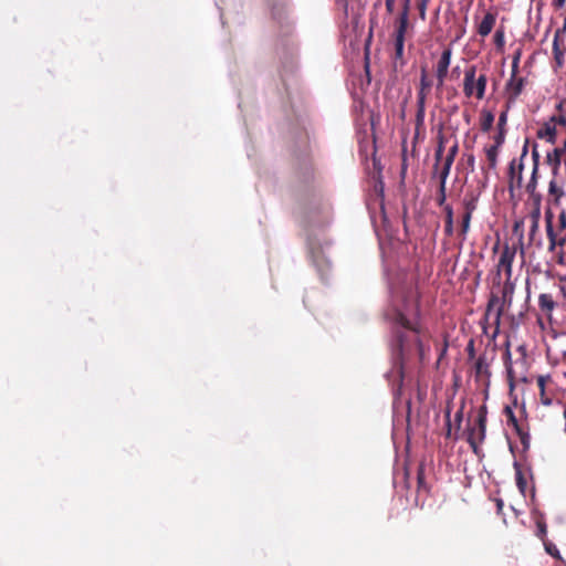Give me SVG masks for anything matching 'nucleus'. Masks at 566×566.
I'll use <instances>...</instances> for the list:
<instances>
[{
  "label": "nucleus",
  "mask_w": 566,
  "mask_h": 566,
  "mask_svg": "<svg viewBox=\"0 0 566 566\" xmlns=\"http://www.w3.org/2000/svg\"><path fill=\"white\" fill-rule=\"evenodd\" d=\"M389 293L390 304L385 312V316L397 328L391 346L394 353L402 358L409 349L408 342L410 336L421 348L416 328L418 319L417 295L412 290L411 283L407 282L405 276L399 277L397 283L389 282Z\"/></svg>",
  "instance_id": "1"
},
{
  "label": "nucleus",
  "mask_w": 566,
  "mask_h": 566,
  "mask_svg": "<svg viewBox=\"0 0 566 566\" xmlns=\"http://www.w3.org/2000/svg\"><path fill=\"white\" fill-rule=\"evenodd\" d=\"M475 74L476 67L474 65L465 70L463 93L467 97L475 96L478 99H482L485 95L488 77L485 74H481L476 77Z\"/></svg>",
  "instance_id": "2"
},
{
  "label": "nucleus",
  "mask_w": 566,
  "mask_h": 566,
  "mask_svg": "<svg viewBox=\"0 0 566 566\" xmlns=\"http://www.w3.org/2000/svg\"><path fill=\"white\" fill-rule=\"evenodd\" d=\"M486 416L480 412L476 419V424L470 428L468 433V442L475 450L478 443L482 442L485 438Z\"/></svg>",
  "instance_id": "3"
},
{
  "label": "nucleus",
  "mask_w": 566,
  "mask_h": 566,
  "mask_svg": "<svg viewBox=\"0 0 566 566\" xmlns=\"http://www.w3.org/2000/svg\"><path fill=\"white\" fill-rule=\"evenodd\" d=\"M431 86L432 82L428 78L426 69H422L420 75V90L417 94L418 118H422L424 115L427 93L431 88Z\"/></svg>",
  "instance_id": "4"
},
{
  "label": "nucleus",
  "mask_w": 566,
  "mask_h": 566,
  "mask_svg": "<svg viewBox=\"0 0 566 566\" xmlns=\"http://www.w3.org/2000/svg\"><path fill=\"white\" fill-rule=\"evenodd\" d=\"M516 254V249L505 244L500 254L497 270L499 272L504 271L507 277L512 275V265Z\"/></svg>",
  "instance_id": "5"
},
{
  "label": "nucleus",
  "mask_w": 566,
  "mask_h": 566,
  "mask_svg": "<svg viewBox=\"0 0 566 566\" xmlns=\"http://www.w3.org/2000/svg\"><path fill=\"white\" fill-rule=\"evenodd\" d=\"M475 378L485 381L489 385L491 377L490 359L486 355H480L474 364Z\"/></svg>",
  "instance_id": "6"
},
{
  "label": "nucleus",
  "mask_w": 566,
  "mask_h": 566,
  "mask_svg": "<svg viewBox=\"0 0 566 566\" xmlns=\"http://www.w3.org/2000/svg\"><path fill=\"white\" fill-rule=\"evenodd\" d=\"M407 31L406 25V14L403 17L399 18V25L395 33V49H396V56L401 57L403 54V45H405V34Z\"/></svg>",
  "instance_id": "7"
},
{
  "label": "nucleus",
  "mask_w": 566,
  "mask_h": 566,
  "mask_svg": "<svg viewBox=\"0 0 566 566\" xmlns=\"http://www.w3.org/2000/svg\"><path fill=\"white\" fill-rule=\"evenodd\" d=\"M524 88V78L523 77H514V74H511L510 80L506 83V91L510 97V101L514 102L521 95Z\"/></svg>",
  "instance_id": "8"
},
{
  "label": "nucleus",
  "mask_w": 566,
  "mask_h": 566,
  "mask_svg": "<svg viewBox=\"0 0 566 566\" xmlns=\"http://www.w3.org/2000/svg\"><path fill=\"white\" fill-rule=\"evenodd\" d=\"M495 22H496V13L495 12H486L484 14L483 19L481 20V22L478 24V29H476L478 33L483 38L488 36L492 32V30L495 25Z\"/></svg>",
  "instance_id": "9"
},
{
  "label": "nucleus",
  "mask_w": 566,
  "mask_h": 566,
  "mask_svg": "<svg viewBox=\"0 0 566 566\" xmlns=\"http://www.w3.org/2000/svg\"><path fill=\"white\" fill-rule=\"evenodd\" d=\"M452 50L451 48H447L442 51L441 56L438 61L436 75L437 77H447L448 70L451 63Z\"/></svg>",
  "instance_id": "10"
},
{
  "label": "nucleus",
  "mask_w": 566,
  "mask_h": 566,
  "mask_svg": "<svg viewBox=\"0 0 566 566\" xmlns=\"http://www.w3.org/2000/svg\"><path fill=\"white\" fill-rule=\"evenodd\" d=\"M537 136L542 139H546L549 143H554L556 138V126L555 117L551 118V122L545 123L537 132Z\"/></svg>",
  "instance_id": "11"
},
{
  "label": "nucleus",
  "mask_w": 566,
  "mask_h": 566,
  "mask_svg": "<svg viewBox=\"0 0 566 566\" xmlns=\"http://www.w3.org/2000/svg\"><path fill=\"white\" fill-rule=\"evenodd\" d=\"M538 306L543 312L551 314L554 311L556 304L551 294L542 293L538 296Z\"/></svg>",
  "instance_id": "12"
},
{
  "label": "nucleus",
  "mask_w": 566,
  "mask_h": 566,
  "mask_svg": "<svg viewBox=\"0 0 566 566\" xmlns=\"http://www.w3.org/2000/svg\"><path fill=\"white\" fill-rule=\"evenodd\" d=\"M553 53H554V59L556 61L557 66L558 67L563 66L565 51L562 50L560 46H559V32H556L555 35H554Z\"/></svg>",
  "instance_id": "13"
},
{
  "label": "nucleus",
  "mask_w": 566,
  "mask_h": 566,
  "mask_svg": "<svg viewBox=\"0 0 566 566\" xmlns=\"http://www.w3.org/2000/svg\"><path fill=\"white\" fill-rule=\"evenodd\" d=\"M478 201H479V195H475L473 192L470 195H467L465 198L463 199V207L465 210L464 213L472 216L478 207Z\"/></svg>",
  "instance_id": "14"
},
{
  "label": "nucleus",
  "mask_w": 566,
  "mask_h": 566,
  "mask_svg": "<svg viewBox=\"0 0 566 566\" xmlns=\"http://www.w3.org/2000/svg\"><path fill=\"white\" fill-rule=\"evenodd\" d=\"M454 158L455 157L447 154V156L443 159L442 168H441L440 174H439V178L440 179H448L450 170H451V167H452L453 161H454Z\"/></svg>",
  "instance_id": "15"
},
{
  "label": "nucleus",
  "mask_w": 566,
  "mask_h": 566,
  "mask_svg": "<svg viewBox=\"0 0 566 566\" xmlns=\"http://www.w3.org/2000/svg\"><path fill=\"white\" fill-rule=\"evenodd\" d=\"M446 212V227L444 231L447 234L451 235L453 233V209L450 205L444 207Z\"/></svg>",
  "instance_id": "16"
},
{
  "label": "nucleus",
  "mask_w": 566,
  "mask_h": 566,
  "mask_svg": "<svg viewBox=\"0 0 566 566\" xmlns=\"http://www.w3.org/2000/svg\"><path fill=\"white\" fill-rule=\"evenodd\" d=\"M522 170H523V165L520 164L518 167H517V171L515 169V160H513L511 164H510V176H511V182H513L514 180H516V185L517 187L521 186L522 184Z\"/></svg>",
  "instance_id": "17"
},
{
  "label": "nucleus",
  "mask_w": 566,
  "mask_h": 566,
  "mask_svg": "<svg viewBox=\"0 0 566 566\" xmlns=\"http://www.w3.org/2000/svg\"><path fill=\"white\" fill-rule=\"evenodd\" d=\"M545 381H546V377H544V376H539L538 379H537V385H538L539 390H541V401L545 406H551L552 402H553L552 399L545 396L546 395Z\"/></svg>",
  "instance_id": "18"
},
{
  "label": "nucleus",
  "mask_w": 566,
  "mask_h": 566,
  "mask_svg": "<svg viewBox=\"0 0 566 566\" xmlns=\"http://www.w3.org/2000/svg\"><path fill=\"white\" fill-rule=\"evenodd\" d=\"M494 123V115L491 112H484L483 118L481 120V129L483 132H489Z\"/></svg>",
  "instance_id": "19"
},
{
  "label": "nucleus",
  "mask_w": 566,
  "mask_h": 566,
  "mask_svg": "<svg viewBox=\"0 0 566 566\" xmlns=\"http://www.w3.org/2000/svg\"><path fill=\"white\" fill-rule=\"evenodd\" d=\"M497 155L499 148L496 146H491L486 149V158L489 160L490 167L495 168L497 164Z\"/></svg>",
  "instance_id": "20"
},
{
  "label": "nucleus",
  "mask_w": 566,
  "mask_h": 566,
  "mask_svg": "<svg viewBox=\"0 0 566 566\" xmlns=\"http://www.w3.org/2000/svg\"><path fill=\"white\" fill-rule=\"evenodd\" d=\"M514 467L516 469V485L521 492H524V490L526 488V481L523 476V473H522L517 462H514Z\"/></svg>",
  "instance_id": "21"
},
{
  "label": "nucleus",
  "mask_w": 566,
  "mask_h": 566,
  "mask_svg": "<svg viewBox=\"0 0 566 566\" xmlns=\"http://www.w3.org/2000/svg\"><path fill=\"white\" fill-rule=\"evenodd\" d=\"M536 172H537V161H535V164H534V168H533V171H532V177H531L530 181L526 185V190L530 193H533L535 191V188H536Z\"/></svg>",
  "instance_id": "22"
},
{
  "label": "nucleus",
  "mask_w": 566,
  "mask_h": 566,
  "mask_svg": "<svg viewBox=\"0 0 566 566\" xmlns=\"http://www.w3.org/2000/svg\"><path fill=\"white\" fill-rule=\"evenodd\" d=\"M548 190L549 193L554 195L556 198H560L564 196V191L560 187L557 186L556 180H551Z\"/></svg>",
  "instance_id": "23"
},
{
  "label": "nucleus",
  "mask_w": 566,
  "mask_h": 566,
  "mask_svg": "<svg viewBox=\"0 0 566 566\" xmlns=\"http://www.w3.org/2000/svg\"><path fill=\"white\" fill-rule=\"evenodd\" d=\"M547 160L552 164L554 163V171H556L560 165L559 150L555 149L553 154H548Z\"/></svg>",
  "instance_id": "24"
},
{
  "label": "nucleus",
  "mask_w": 566,
  "mask_h": 566,
  "mask_svg": "<svg viewBox=\"0 0 566 566\" xmlns=\"http://www.w3.org/2000/svg\"><path fill=\"white\" fill-rule=\"evenodd\" d=\"M494 43L497 48H502L505 43V35L503 29H497L494 34Z\"/></svg>",
  "instance_id": "25"
},
{
  "label": "nucleus",
  "mask_w": 566,
  "mask_h": 566,
  "mask_svg": "<svg viewBox=\"0 0 566 566\" xmlns=\"http://www.w3.org/2000/svg\"><path fill=\"white\" fill-rule=\"evenodd\" d=\"M545 551L553 557L560 558V554L556 545L549 542H544Z\"/></svg>",
  "instance_id": "26"
},
{
  "label": "nucleus",
  "mask_w": 566,
  "mask_h": 566,
  "mask_svg": "<svg viewBox=\"0 0 566 566\" xmlns=\"http://www.w3.org/2000/svg\"><path fill=\"white\" fill-rule=\"evenodd\" d=\"M471 218H472V216H470V214H467V213L463 214L462 229H461L463 239L465 238V235H467V233H468V231L470 229Z\"/></svg>",
  "instance_id": "27"
},
{
  "label": "nucleus",
  "mask_w": 566,
  "mask_h": 566,
  "mask_svg": "<svg viewBox=\"0 0 566 566\" xmlns=\"http://www.w3.org/2000/svg\"><path fill=\"white\" fill-rule=\"evenodd\" d=\"M536 526H537L536 535H537L541 539H543V541H544V539H545V536H546V533H547L546 524H545L543 521H537Z\"/></svg>",
  "instance_id": "28"
},
{
  "label": "nucleus",
  "mask_w": 566,
  "mask_h": 566,
  "mask_svg": "<svg viewBox=\"0 0 566 566\" xmlns=\"http://www.w3.org/2000/svg\"><path fill=\"white\" fill-rule=\"evenodd\" d=\"M446 185L447 179H440V186H439V203L443 205L446 201Z\"/></svg>",
  "instance_id": "29"
},
{
  "label": "nucleus",
  "mask_w": 566,
  "mask_h": 566,
  "mask_svg": "<svg viewBox=\"0 0 566 566\" xmlns=\"http://www.w3.org/2000/svg\"><path fill=\"white\" fill-rule=\"evenodd\" d=\"M504 139H505V132H504V129H499V133L494 137V142L495 143H494L493 146H496L497 148H500L503 145Z\"/></svg>",
  "instance_id": "30"
},
{
  "label": "nucleus",
  "mask_w": 566,
  "mask_h": 566,
  "mask_svg": "<svg viewBox=\"0 0 566 566\" xmlns=\"http://www.w3.org/2000/svg\"><path fill=\"white\" fill-rule=\"evenodd\" d=\"M462 418H463V408H460L454 415V426H455L457 430L460 429Z\"/></svg>",
  "instance_id": "31"
},
{
  "label": "nucleus",
  "mask_w": 566,
  "mask_h": 566,
  "mask_svg": "<svg viewBox=\"0 0 566 566\" xmlns=\"http://www.w3.org/2000/svg\"><path fill=\"white\" fill-rule=\"evenodd\" d=\"M518 63H520V54H517L513 59V62H512V72H511V74H514V77L517 76Z\"/></svg>",
  "instance_id": "32"
},
{
  "label": "nucleus",
  "mask_w": 566,
  "mask_h": 566,
  "mask_svg": "<svg viewBox=\"0 0 566 566\" xmlns=\"http://www.w3.org/2000/svg\"><path fill=\"white\" fill-rule=\"evenodd\" d=\"M429 1L430 0H420L419 1V11H420L421 18H424V15H426V10H427V6H428Z\"/></svg>",
  "instance_id": "33"
},
{
  "label": "nucleus",
  "mask_w": 566,
  "mask_h": 566,
  "mask_svg": "<svg viewBox=\"0 0 566 566\" xmlns=\"http://www.w3.org/2000/svg\"><path fill=\"white\" fill-rule=\"evenodd\" d=\"M506 120H507V114H506V112H503L499 117V122H497L499 129H504Z\"/></svg>",
  "instance_id": "34"
},
{
  "label": "nucleus",
  "mask_w": 566,
  "mask_h": 566,
  "mask_svg": "<svg viewBox=\"0 0 566 566\" xmlns=\"http://www.w3.org/2000/svg\"><path fill=\"white\" fill-rule=\"evenodd\" d=\"M410 1L411 0H405V6H403L402 12L400 14V17H403V14H406V25L407 27H408V13H409Z\"/></svg>",
  "instance_id": "35"
},
{
  "label": "nucleus",
  "mask_w": 566,
  "mask_h": 566,
  "mask_svg": "<svg viewBox=\"0 0 566 566\" xmlns=\"http://www.w3.org/2000/svg\"><path fill=\"white\" fill-rule=\"evenodd\" d=\"M442 156H443V145H442V143H440V145L438 146V148L436 150V160L437 161L441 160Z\"/></svg>",
  "instance_id": "36"
},
{
  "label": "nucleus",
  "mask_w": 566,
  "mask_h": 566,
  "mask_svg": "<svg viewBox=\"0 0 566 566\" xmlns=\"http://www.w3.org/2000/svg\"><path fill=\"white\" fill-rule=\"evenodd\" d=\"M395 0H386V9L389 13L394 11Z\"/></svg>",
  "instance_id": "37"
},
{
  "label": "nucleus",
  "mask_w": 566,
  "mask_h": 566,
  "mask_svg": "<svg viewBox=\"0 0 566 566\" xmlns=\"http://www.w3.org/2000/svg\"><path fill=\"white\" fill-rule=\"evenodd\" d=\"M458 144L455 143L453 146H451L448 150V154L455 157L458 154Z\"/></svg>",
  "instance_id": "38"
},
{
  "label": "nucleus",
  "mask_w": 566,
  "mask_h": 566,
  "mask_svg": "<svg viewBox=\"0 0 566 566\" xmlns=\"http://www.w3.org/2000/svg\"><path fill=\"white\" fill-rule=\"evenodd\" d=\"M447 427H448V436H451V420H450V410H447Z\"/></svg>",
  "instance_id": "39"
},
{
  "label": "nucleus",
  "mask_w": 566,
  "mask_h": 566,
  "mask_svg": "<svg viewBox=\"0 0 566 566\" xmlns=\"http://www.w3.org/2000/svg\"><path fill=\"white\" fill-rule=\"evenodd\" d=\"M553 3L556 8H563L566 3V0H553Z\"/></svg>",
  "instance_id": "40"
},
{
  "label": "nucleus",
  "mask_w": 566,
  "mask_h": 566,
  "mask_svg": "<svg viewBox=\"0 0 566 566\" xmlns=\"http://www.w3.org/2000/svg\"><path fill=\"white\" fill-rule=\"evenodd\" d=\"M311 253H312L314 263L316 264V266H318V256L316 255L313 247H311Z\"/></svg>",
  "instance_id": "41"
},
{
  "label": "nucleus",
  "mask_w": 566,
  "mask_h": 566,
  "mask_svg": "<svg viewBox=\"0 0 566 566\" xmlns=\"http://www.w3.org/2000/svg\"><path fill=\"white\" fill-rule=\"evenodd\" d=\"M468 352L470 356H473L474 354V347H473V340H471L468 345Z\"/></svg>",
  "instance_id": "42"
},
{
  "label": "nucleus",
  "mask_w": 566,
  "mask_h": 566,
  "mask_svg": "<svg viewBox=\"0 0 566 566\" xmlns=\"http://www.w3.org/2000/svg\"><path fill=\"white\" fill-rule=\"evenodd\" d=\"M437 80H438L437 86H438V88H441L444 84L446 77H437Z\"/></svg>",
  "instance_id": "43"
},
{
  "label": "nucleus",
  "mask_w": 566,
  "mask_h": 566,
  "mask_svg": "<svg viewBox=\"0 0 566 566\" xmlns=\"http://www.w3.org/2000/svg\"><path fill=\"white\" fill-rule=\"evenodd\" d=\"M560 292L564 297H566V284L560 285Z\"/></svg>",
  "instance_id": "44"
},
{
  "label": "nucleus",
  "mask_w": 566,
  "mask_h": 566,
  "mask_svg": "<svg viewBox=\"0 0 566 566\" xmlns=\"http://www.w3.org/2000/svg\"><path fill=\"white\" fill-rule=\"evenodd\" d=\"M397 374L402 379L403 375H402L401 366L398 368Z\"/></svg>",
  "instance_id": "45"
},
{
  "label": "nucleus",
  "mask_w": 566,
  "mask_h": 566,
  "mask_svg": "<svg viewBox=\"0 0 566 566\" xmlns=\"http://www.w3.org/2000/svg\"><path fill=\"white\" fill-rule=\"evenodd\" d=\"M506 369H507L509 373H511V370H512L511 365H506Z\"/></svg>",
  "instance_id": "46"
},
{
  "label": "nucleus",
  "mask_w": 566,
  "mask_h": 566,
  "mask_svg": "<svg viewBox=\"0 0 566 566\" xmlns=\"http://www.w3.org/2000/svg\"><path fill=\"white\" fill-rule=\"evenodd\" d=\"M506 356H507V358H509V359L511 358V353H510V350H507V352H506Z\"/></svg>",
  "instance_id": "47"
}]
</instances>
